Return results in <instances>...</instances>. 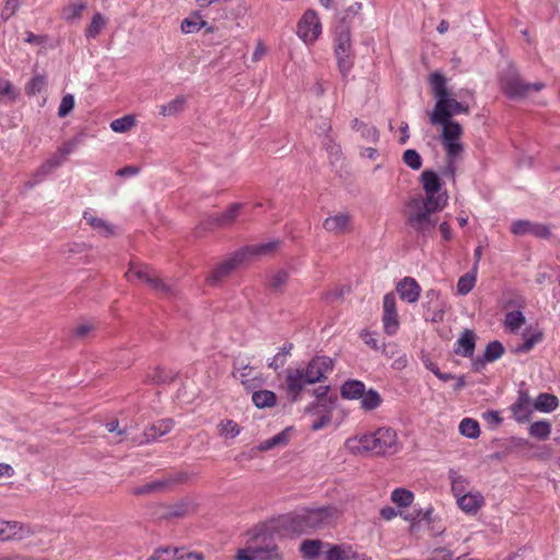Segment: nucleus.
Masks as SVG:
<instances>
[{
    "label": "nucleus",
    "mask_w": 560,
    "mask_h": 560,
    "mask_svg": "<svg viewBox=\"0 0 560 560\" xmlns=\"http://www.w3.org/2000/svg\"><path fill=\"white\" fill-rule=\"evenodd\" d=\"M430 84L433 96L436 100L430 114V122L442 127L441 143L445 150V166L442 170V175L455 183L457 162L464 153V144L462 142L464 129L459 122L452 118L456 114H468L469 105L452 96L446 86V79L440 72H433L430 75Z\"/></svg>",
    "instance_id": "1"
},
{
    "label": "nucleus",
    "mask_w": 560,
    "mask_h": 560,
    "mask_svg": "<svg viewBox=\"0 0 560 560\" xmlns=\"http://www.w3.org/2000/svg\"><path fill=\"white\" fill-rule=\"evenodd\" d=\"M345 445L353 455L387 456L399 451L395 430L385 427L370 434L349 438Z\"/></svg>",
    "instance_id": "2"
},
{
    "label": "nucleus",
    "mask_w": 560,
    "mask_h": 560,
    "mask_svg": "<svg viewBox=\"0 0 560 560\" xmlns=\"http://www.w3.org/2000/svg\"><path fill=\"white\" fill-rule=\"evenodd\" d=\"M332 369V359L324 355L313 358L305 369H288L285 390L291 401H298L306 385L322 382Z\"/></svg>",
    "instance_id": "3"
},
{
    "label": "nucleus",
    "mask_w": 560,
    "mask_h": 560,
    "mask_svg": "<svg viewBox=\"0 0 560 560\" xmlns=\"http://www.w3.org/2000/svg\"><path fill=\"white\" fill-rule=\"evenodd\" d=\"M246 546L236 553V560H284L275 541V530L259 525L247 533Z\"/></svg>",
    "instance_id": "4"
},
{
    "label": "nucleus",
    "mask_w": 560,
    "mask_h": 560,
    "mask_svg": "<svg viewBox=\"0 0 560 560\" xmlns=\"http://www.w3.org/2000/svg\"><path fill=\"white\" fill-rule=\"evenodd\" d=\"M444 207L432 198L422 199L421 196L412 198L407 203L406 223L417 234L428 236L434 232L438 224L434 214Z\"/></svg>",
    "instance_id": "5"
},
{
    "label": "nucleus",
    "mask_w": 560,
    "mask_h": 560,
    "mask_svg": "<svg viewBox=\"0 0 560 560\" xmlns=\"http://www.w3.org/2000/svg\"><path fill=\"white\" fill-rule=\"evenodd\" d=\"M279 242H269L259 245L247 246L236 252L232 257L225 259L212 270L206 281L209 285H218L223 279L229 277L248 256H264L273 252Z\"/></svg>",
    "instance_id": "6"
},
{
    "label": "nucleus",
    "mask_w": 560,
    "mask_h": 560,
    "mask_svg": "<svg viewBox=\"0 0 560 560\" xmlns=\"http://www.w3.org/2000/svg\"><path fill=\"white\" fill-rule=\"evenodd\" d=\"M545 84L541 82L525 83L517 70L509 66L501 77V89L510 98H521L528 95L532 91H540Z\"/></svg>",
    "instance_id": "7"
},
{
    "label": "nucleus",
    "mask_w": 560,
    "mask_h": 560,
    "mask_svg": "<svg viewBox=\"0 0 560 560\" xmlns=\"http://www.w3.org/2000/svg\"><path fill=\"white\" fill-rule=\"evenodd\" d=\"M339 516L337 509L331 506H322L310 509L296 515V522L302 530L317 529L330 525Z\"/></svg>",
    "instance_id": "8"
},
{
    "label": "nucleus",
    "mask_w": 560,
    "mask_h": 560,
    "mask_svg": "<svg viewBox=\"0 0 560 560\" xmlns=\"http://www.w3.org/2000/svg\"><path fill=\"white\" fill-rule=\"evenodd\" d=\"M190 475L186 471H176L142 485V494L164 493L174 489L177 485L189 480Z\"/></svg>",
    "instance_id": "9"
},
{
    "label": "nucleus",
    "mask_w": 560,
    "mask_h": 560,
    "mask_svg": "<svg viewBox=\"0 0 560 560\" xmlns=\"http://www.w3.org/2000/svg\"><path fill=\"white\" fill-rule=\"evenodd\" d=\"M149 510L151 517L155 521H171L188 515L192 511V505L188 500H180L172 505L153 504Z\"/></svg>",
    "instance_id": "10"
},
{
    "label": "nucleus",
    "mask_w": 560,
    "mask_h": 560,
    "mask_svg": "<svg viewBox=\"0 0 560 560\" xmlns=\"http://www.w3.org/2000/svg\"><path fill=\"white\" fill-rule=\"evenodd\" d=\"M298 36L305 44H313L322 33L320 21L317 13L313 10H307L301 18L298 24Z\"/></svg>",
    "instance_id": "11"
},
{
    "label": "nucleus",
    "mask_w": 560,
    "mask_h": 560,
    "mask_svg": "<svg viewBox=\"0 0 560 560\" xmlns=\"http://www.w3.org/2000/svg\"><path fill=\"white\" fill-rule=\"evenodd\" d=\"M420 182L422 184L423 190L425 191V197L422 199H430L439 201L442 206H446L447 203V195L446 192L439 194L441 190V180L439 176L432 170H425L422 172L420 176Z\"/></svg>",
    "instance_id": "12"
},
{
    "label": "nucleus",
    "mask_w": 560,
    "mask_h": 560,
    "mask_svg": "<svg viewBox=\"0 0 560 560\" xmlns=\"http://www.w3.org/2000/svg\"><path fill=\"white\" fill-rule=\"evenodd\" d=\"M383 325L387 335H394L399 326L398 314L396 312V299L394 293L385 294L383 300Z\"/></svg>",
    "instance_id": "13"
},
{
    "label": "nucleus",
    "mask_w": 560,
    "mask_h": 560,
    "mask_svg": "<svg viewBox=\"0 0 560 560\" xmlns=\"http://www.w3.org/2000/svg\"><path fill=\"white\" fill-rule=\"evenodd\" d=\"M323 228L325 231L334 235H342L351 232L352 218L347 212H339L326 218L323 222Z\"/></svg>",
    "instance_id": "14"
},
{
    "label": "nucleus",
    "mask_w": 560,
    "mask_h": 560,
    "mask_svg": "<svg viewBox=\"0 0 560 560\" xmlns=\"http://www.w3.org/2000/svg\"><path fill=\"white\" fill-rule=\"evenodd\" d=\"M200 552L186 551L184 548H160L149 558V560H203Z\"/></svg>",
    "instance_id": "15"
},
{
    "label": "nucleus",
    "mask_w": 560,
    "mask_h": 560,
    "mask_svg": "<svg viewBox=\"0 0 560 560\" xmlns=\"http://www.w3.org/2000/svg\"><path fill=\"white\" fill-rule=\"evenodd\" d=\"M331 410H332V407H329L326 401L325 402L316 401V402L307 406L305 409V411L307 413L319 416V418L312 423L311 429L313 431H318V430L327 427L331 421Z\"/></svg>",
    "instance_id": "16"
},
{
    "label": "nucleus",
    "mask_w": 560,
    "mask_h": 560,
    "mask_svg": "<svg viewBox=\"0 0 560 560\" xmlns=\"http://www.w3.org/2000/svg\"><path fill=\"white\" fill-rule=\"evenodd\" d=\"M397 292L401 300L415 303L420 296L421 288L413 278L406 277L398 282Z\"/></svg>",
    "instance_id": "17"
},
{
    "label": "nucleus",
    "mask_w": 560,
    "mask_h": 560,
    "mask_svg": "<svg viewBox=\"0 0 560 560\" xmlns=\"http://www.w3.org/2000/svg\"><path fill=\"white\" fill-rule=\"evenodd\" d=\"M483 495L478 491L467 492L457 499L458 506L463 512L467 514H476L483 505Z\"/></svg>",
    "instance_id": "18"
},
{
    "label": "nucleus",
    "mask_w": 560,
    "mask_h": 560,
    "mask_svg": "<svg viewBox=\"0 0 560 560\" xmlns=\"http://www.w3.org/2000/svg\"><path fill=\"white\" fill-rule=\"evenodd\" d=\"M145 282L156 294L171 298L176 294L172 284L165 283L155 276H152L142 269V282Z\"/></svg>",
    "instance_id": "19"
},
{
    "label": "nucleus",
    "mask_w": 560,
    "mask_h": 560,
    "mask_svg": "<svg viewBox=\"0 0 560 560\" xmlns=\"http://www.w3.org/2000/svg\"><path fill=\"white\" fill-rule=\"evenodd\" d=\"M83 219L101 236L110 237L115 235V225L102 218L95 217L92 212L85 211L83 213Z\"/></svg>",
    "instance_id": "20"
},
{
    "label": "nucleus",
    "mask_w": 560,
    "mask_h": 560,
    "mask_svg": "<svg viewBox=\"0 0 560 560\" xmlns=\"http://www.w3.org/2000/svg\"><path fill=\"white\" fill-rule=\"evenodd\" d=\"M242 208V203H232L226 210L221 213L212 214L209 218L210 224L218 226H228L234 222Z\"/></svg>",
    "instance_id": "21"
},
{
    "label": "nucleus",
    "mask_w": 560,
    "mask_h": 560,
    "mask_svg": "<svg viewBox=\"0 0 560 560\" xmlns=\"http://www.w3.org/2000/svg\"><path fill=\"white\" fill-rule=\"evenodd\" d=\"M475 334L470 329H465L457 340L455 352L465 358H471L475 351Z\"/></svg>",
    "instance_id": "22"
},
{
    "label": "nucleus",
    "mask_w": 560,
    "mask_h": 560,
    "mask_svg": "<svg viewBox=\"0 0 560 560\" xmlns=\"http://www.w3.org/2000/svg\"><path fill=\"white\" fill-rule=\"evenodd\" d=\"M512 412L518 422L527 421L530 415V397L521 392L516 402L512 406Z\"/></svg>",
    "instance_id": "23"
},
{
    "label": "nucleus",
    "mask_w": 560,
    "mask_h": 560,
    "mask_svg": "<svg viewBox=\"0 0 560 560\" xmlns=\"http://www.w3.org/2000/svg\"><path fill=\"white\" fill-rule=\"evenodd\" d=\"M61 164V160L57 156L49 159L43 163L34 174V180L25 183V187L31 189L38 183H40L48 174L56 170Z\"/></svg>",
    "instance_id": "24"
},
{
    "label": "nucleus",
    "mask_w": 560,
    "mask_h": 560,
    "mask_svg": "<svg viewBox=\"0 0 560 560\" xmlns=\"http://www.w3.org/2000/svg\"><path fill=\"white\" fill-rule=\"evenodd\" d=\"M352 129L359 132L361 138L369 143H376L380 139V132L376 127L363 122L358 118L352 120Z\"/></svg>",
    "instance_id": "25"
},
{
    "label": "nucleus",
    "mask_w": 560,
    "mask_h": 560,
    "mask_svg": "<svg viewBox=\"0 0 560 560\" xmlns=\"http://www.w3.org/2000/svg\"><path fill=\"white\" fill-rule=\"evenodd\" d=\"M24 527L18 522L0 521V540L22 539Z\"/></svg>",
    "instance_id": "26"
},
{
    "label": "nucleus",
    "mask_w": 560,
    "mask_h": 560,
    "mask_svg": "<svg viewBox=\"0 0 560 560\" xmlns=\"http://www.w3.org/2000/svg\"><path fill=\"white\" fill-rule=\"evenodd\" d=\"M345 51H351V33L349 26L342 23L337 28L335 52L342 55Z\"/></svg>",
    "instance_id": "27"
},
{
    "label": "nucleus",
    "mask_w": 560,
    "mask_h": 560,
    "mask_svg": "<svg viewBox=\"0 0 560 560\" xmlns=\"http://www.w3.org/2000/svg\"><path fill=\"white\" fill-rule=\"evenodd\" d=\"M364 390L365 386L362 382L350 380L341 386V396L346 399H358L363 396Z\"/></svg>",
    "instance_id": "28"
},
{
    "label": "nucleus",
    "mask_w": 560,
    "mask_h": 560,
    "mask_svg": "<svg viewBox=\"0 0 560 560\" xmlns=\"http://www.w3.org/2000/svg\"><path fill=\"white\" fill-rule=\"evenodd\" d=\"M252 400L254 405L259 409L269 408L276 405L277 396L271 390L261 389L253 393Z\"/></svg>",
    "instance_id": "29"
},
{
    "label": "nucleus",
    "mask_w": 560,
    "mask_h": 560,
    "mask_svg": "<svg viewBox=\"0 0 560 560\" xmlns=\"http://www.w3.org/2000/svg\"><path fill=\"white\" fill-rule=\"evenodd\" d=\"M172 429L171 420H163L159 424H152L145 429L143 436L145 438V442H151L156 440L159 436H162L170 432Z\"/></svg>",
    "instance_id": "30"
},
{
    "label": "nucleus",
    "mask_w": 560,
    "mask_h": 560,
    "mask_svg": "<svg viewBox=\"0 0 560 560\" xmlns=\"http://www.w3.org/2000/svg\"><path fill=\"white\" fill-rule=\"evenodd\" d=\"M324 542L318 539H306L300 546V551L305 559H315L319 556Z\"/></svg>",
    "instance_id": "31"
},
{
    "label": "nucleus",
    "mask_w": 560,
    "mask_h": 560,
    "mask_svg": "<svg viewBox=\"0 0 560 560\" xmlns=\"http://www.w3.org/2000/svg\"><path fill=\"white\" fill-rule=\"evenodd\" d=\"M477 279L476 267H471V270L463 275L457 282V292L460 295L468 294L475 287Z\"/></svg>",
    "instance_id": "32"
},
{
    "label": "nucleus",
    "mask_w": 560,
    "mask_h": 560,
    "mask_svg": "<svg viewBox=\"0 0 560 560\" xmlns=\"http://www.w3.org/2000/svg\"><path fill=\"white\" fill-rule=\"evenodd\" d=\"M289 442V430H283L275 436L261 442L258 450L261 452L269 451L278 446H284Z\"/></svg>",
    "instance_id": "33"
},
{
    "label": "nucleus",
    "mask_w": 560,
    "mask_h": 560,
    "mask_svg": "<svg viewBox=\"0 0 560 560\" xmlns=\"http://www.w3.org/2000/svg\"><path fill=\"white\" fill-rule=\"evenodd\" d=\"M534 407L537 410L544 411V412H550L555 410L558 407V398L555 395L551 394H540L535 402Z\"/></svg>",
    "instance_id": "34"
},
{
    "label": "nucleus",
    "mask_w": 560,
    "mask_h": 560,
    "mask_svg": "<svg viewBox=\"0 0 560 560\" xmlns=\"http://www.w3.org/2000/svg\"><path fill=\"white\" fill-rule=\"evenodd\" d=\"M208 26V23L201 20L198 13H195L194 16L187 18L183 20L180 24V30L185 34H192L200 31L202 27Z\"/></svg>",
    "instance_id": "35"
},
{
    "label": "nucleus",
    "mask_w": 560,
    "mask_h": 560,
    "mask_svg": "<svg viewBox=\"0 0 560 560\" xmlns=\"http://www.w3.org/2000/svg\"><path fill=\"white\" fill-rule=\"evenodd\" d=\"M186 98L177 96L173 101L161 107L160 114L163 116H176L185 109Z\"/></svg>",
    "instance_id": "36"
},
{
    "label": "nucleus",
    "mask_w": 560,
    "mask_h": 560,
    "mask_svg": "<svg viewBox=\"0 0 560 560\" xmlns=\"http://www.w3.org/2000/svg\"><path fill=\"white\" fill-rule=\"evenodd\" d=\"M450 479L452 483V492L458 499L459 497L466 494V488H467V479L459 475L457 471L451 469L450 470Z\"/></svg>",
    "instance_id": "37"
},
{
    "label": "nucleus",
    "mask_w": 560,
    "mask_h": 560,
    "mask_svg": "<svg viewBox=\"0 0 560 560\" xmlns=\"http://www.w3.org/2000/svg\"><path fill=\"white\" fill-rule=\"evenodd\" d=\"M288 279V271L283 269L273 271L268 276V285L271 290L281 292L283 287L287 284Z\"/></svg>",
    "instance_id": "38"
},
{
    "label": "nucleus",
    "mask_w": 560,
    "mask_h": 560,
    "mask_svg": "<svg viewBox=\"0 0 560 560\" xmlns=\"http://www.w3.org/2000/svg\"><path fill=\"white\" fill-rule=\"evenodd\" d=\"M525 316L521 311H512L506 313L504 326L510 331L515 332L525 324Z\"/></svg>",
    "instance_id": "39"
},
{
    "label": "nucleus",
    "mask_w": 560,
    "mask_h": 560,
    "mask_svg": "<svg viewBox=\"0 0 560 560\" xmlns=\"http://www.w3.org/2000/svg\"><path fill=\"white\" fill-rule=\"evenodd\" d=\"M458 429L462 435L469 439H477L480 434L479 423L470 418L463 419Z\"/></svg>",
    "instance_id": "40"
},
{
    "label": "nucleus",
    "mask_w": 560,
    "mask_h": 560,
    "mask_svg": "<svg viewBox=\"0 0 560 560\" xmlns=\"http://www.w3.org/2000/svg\"><path fill=\"white\" fill-rule=\"evenodd\" d=\"M136 125V116L135 115H125L120 118H117L110 122V128L115 132H127Z\"/></svg>",
    "instance_id": "41"
},
{
    "label": "nucleus",
    "mask_w": 560,
    "mask_h": 560,
    "mask_svg": "<svg viewBox=\"0 0 560 560\" xmlns=\"http://www.w3.org/2000/svg\"><path fill=\"white\" fill-rule=\"evenodd\" d=\"M381 402L382 398L374 389H370L368 392L364 390L363 396H361V407L364 410H374L381 405Z\"/></svg>",
    "instance_id": "42"
},
{
    "label": "nucleus",
    "mask_w": 560,
    "mask_h": 560,
    "mask_svg": "<svg viewBox=\"0 0 560 560\" xmlns=\"http://www.w3.org/2000/svg\"><path fill=\"white\" fill-rule=\"evenodd\" d=\"M390 499L399 506H409L413 501V493L405 488H397L392 492Z\"/></svg>",
    "instance_id": "43"
},
{
    "label": "nucleus",
    "mask_w": 560,
    "mask_h": 560,
    "mask_svg": "<svg viewBox=\"0 0 560 560\" xmlns=\"http://www.w3.org/2000/svg\"><path fill=\"white\" fill-rule=\"evenodd\" d=\"M218 429L221 435L234 439L241 433L240 425L230 419L223 420L218 424Z\"/></svg>",
    "instance_id": "44"
},
{
    "label": "nucleus",
    "mask_w": 560,
    "mask_h": 560,
    "mask_svg": "<svg viewBox=\"0 0 560 560\" xmlns=\"http://www.w3.org/2000/svg\"><path fill=\"white\" fill-rule=\"evenodd\" d=\"M402 161L413 171H418L422 166V159L420 154L413 149H408L404 152Z\"/></svg>",
    "instance_id": "45"
},
{
    "label": "nucleus",
    "mask_w": 560,
    "mask_h": 560,
    "mask_svg": "<svg viewBox=\"0 0 560 560\" xmlns=\"http://www.w3.org/2000/svg\"><path fill=\"white\" fill-rule=\"evenodd\" d=\"M550 431V423L547 421H536L529 428V433L539 440H546Z\"/></svg>",
    "instance_id": "46"
},
{
    "label": "nucleus",
    "mask_w": 560,
    "mask_h": 560,
    "mask_svg": "<svg viewBox=\"0 0 560 560\" xmlns=\"http://www.w3.org/2000/svg\"><path fill=\"white\" fill-rule=\"evenodd\" d=\"M503 352H504V347L502 346V343L500 341H492V342L488 343V346L486 347L483 357L489 362H493V361L498 360L503 354Z\"/></svg>",
    "instance_id": "47"
},
{
    "label": "nucleus",
    "mask_w": 560,
    "mask_h": 560,
    "mask_svg": "<svg viewBox=\"0 0 560 560\" xmlns=\"http://www.w3.org/2000/svg\"><path fill=\"white\" fill-rule=\"evenodd\" d=\"M105 24H106L105 18L101 13H96L93 16L90 25L86 27L85 35L88 37H95L96 35L100 34V32L105 26Z\"/></svg>",
    "instance_id": "48"
},
{
    "label": "nucleus",
    "mask_w": 560,
    "mask_h": 560,
    "mask_svg": "<svg viewBox=\"0 0 560 560\" xmlns=\"http://www.w3.org/2000/svg\"><path fill=\"white\" fill-rule=\"evenodd\" d=\"M542 339V332L538 331L535 334H532L530 336L526 337L524 342L515 348L516 353H526L529 352L534 346L538 342H540Z\"/></svg>",
    "instance_id": "49"
},
{
    "label": "nucleus",
    "mask_w": 560,
    "mask_h": 560,
    "mask_svg": "<svg viewBox=\"0 0 560 560\" xmlns=\"http://www.w3.org/2000/svg\"><path fill=\"white\" fill-rule=\"evenodd\" d=\"M328 550L325 552V560H347L349 559V551L338 545H328Z\"/></svg>",
    "instance_id": "50"
},
{
    "label": "nucleus",
    "mask_w": 560,
    "mask_h": 560,
    "mask_svg": "<svg viewBox=\"0 0 560 560\" xmlns=\"http://www.w3.org/2000/svg\"><path fill=\"white\" fill-rule=\"evenodd\" d=\"M85 8L86 5L83 2L70 4L62 10V18L66 21L79 19Z\"/></svg>",
    "instance_id": "51"
},
{
    "label": "nucleus",
    "mask_w": 560,
    "mask_h": 560,
    "mask_svg": "<svg viewBox=\"0 0 560 560\" xmlns=\"http://www.w3.org/2000/svg\"><path fill=\"white\" fill-rule=\"evenodd\" d=\"M336 58L339 71L346 78L352 68L351 51H345L342 55L336 54Z\"/></svg>",
    "instance_id": "52"
},
{
    "label": "nucleus",
    "mask_w": 560,
    "mask_h": 560,
    "mask_svg": "<svg viewBox=\"0 0 560 560\" xmlns=\"http://www.w3.org/2000/svg\"><path fill=\"white\" fill-rule=\"evenodd\" d=\"M46 85V79L44 75L36 74L26 85L25 91L30 95L40 93Z\"/></svg>",
    "instance_id": "53"
},
{
    "label": "nucleus",
    "mask_w": 560,
    "mask_h": 560,
    "mask_svg": "<svg viewBox=\"0 0 560 560\" xmlns=\"http://www.w3.org/2000/svg\"><path fill=\"white\" fill-rule=\"evenodd\" d=\"M234 377L240 380L243 385L246 387H252V382L255 380V376L253 375V369L249 366H243L240 371L235 372Z\"/></svg>",
    "instance_id": "54"
},
{
    "label": "nucleus",
    "mask_w": 560,
    "mask_h": 560,
    "mask_svg": "<svg viewBox=\"0 0 560 560\" xmlns=\"http://www.w3.org/2000/svg\"><path fill=\"white\" fill-rule=\"evenodd\" d=\"M532 222L527 221V220H517L515 222L512 223L511 225V232L514 234V235H525V234H530V230H532Z\"/></svg>",
    "instance_id": "55"
},
{
    "label": "nucleus",
    "mask_w": 560,
    "mask_h": 560,
    "mask_svg": "<svg viewBox=\"0 0 560 560\" xmlns=\"http://www.w3.org/2000/svg\"><path fill=\"white\" fill-rule=\"evenodd\" d=\"M74 107V97L71 94H67L62 97L58 108V116L66 117Z\"/></svg>",
    "instance_id": "56"
},
{
    "label": "nucleus",
    "mask_w": 560,
    "mask_h": 560,
    "mask_svg": "<svg viewBox=\"0 0 560 560\" xmlns=\"http://www.w3.org/2000/svg\"><path fill=\"white\" fill-rule=\"evenodd\" d=\"M95 329V325L91 322L82 323L74 328V336L79 339H85L90 332Z\"/></svg>",
    "instance_id": "57"
},
{
    "label": "nucleus",
    "mask_w": 560,
    "mask_h": 560,
    "mask_svg": "<svg viewBox=\"0 0 560 560\" xmlns=\"http://www.w3.org/2000/svg\"><path fill=\"white\" fill-rule=\"evenodd\" d=\"M81 143V139L79 137H74L67 142H65L61 148L59 149V152L61 155L66 156L71 154Z\"/></svg>",
    "instance_id": "58"
},
{
    "label": "nucleus",
    "mask_w": 560,
    "mask_h": 560,
    "mask_svg": "<svg viewBox=\"0 0 560 560\" xmlns=\"http://www.w3.org/2000/svg\"><path fill=\"white\" fill-rule=\"evenodd\" d=\"M349 291L348 288L346 287H341V288H338L334 291H329V292H326L324 295H323V299L326 300L327 302H335L337 300H340L343 298V295Z\"/></svg>",
    "instance_id": "59"
},
{
    "label": "nucleus",
    "mask_w": 560,
    "mask_h": 560,
    "mask_svg": "<svg viewBox=\"0 0 560 560\" xmlns=\"http://www.w3.org/2000/svg\"><path fill=\"white\" fill-rule=\"evenodd\" d=\"M3 96L15 98L16 93L14 92L12 84L8 80L0 78V98Z\"/></svg>",
    "instance_id": "60"
},
{
    "label": "nucleus",
    "mask_w": 560,
    "mask_h": 560,
    "mask_svg": "<svg viewBox=\"0 0 560 560\" xmlns=\"http://www.w3.org/2000/svg\"><path fill=\"white\" fill-rule=\"evenodd\" d=\"M530 234L540 238H548L550 236V230L547 225L533 223Z\"/></svg>",
    "instance_id": "61"
},
{
    "label": "nucleus",
    "mask_w": 560,
    "mask_h": 560,
    "mask_svg": "<svg viewBox=\"0 0 560 560\" xmlns=\"http://www.w3.org/2000/svg\"><path fill=\"white\" fill-rule=\"evenodd\" d=\"M428 560H453V552L446 548H439L433 551V555Z\"/></svg>",
    "instance_id": "62"
},
{
    "label": "nucleus",
    "mask_w": 560,
    "mask_h": 560,
    "mask_svg": "<svg viewBox=\"0 0 560 560\" xmlns=\"http://www.w3.org/2000/svg\"><path fill=\"white\" fill-rule=\"evenodd\" d=\"M22 0H7L2 16L8 20L20 7Z\"/></svg>",
    "instance_id": "63"
},
{
    "label": "nucleus",
    "mask_w": 560,
    "mask_h": 560,
    "mask_svg": "<svg viewBox=\"0 0 560 560\" xmlns=\"http://www.w3.org/2000/svg\"><path fill=\"white\" fill-rule=\"evenodd\" d=\"M328 390H329V386H318L317 388L314 389L313 393L316 396V398L318 399L317 401H320V402L326 401L329 407H332V401L330 399L326 398Z\"/></svg>",
    "instance_id": "64"
}]
</instances>
